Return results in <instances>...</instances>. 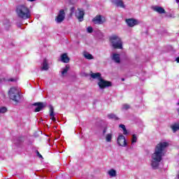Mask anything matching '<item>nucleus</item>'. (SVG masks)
I'll list each match as a JSON object with an SVG mask.
<instances>
[{
  "instance_id": "1",
  "label": "nucleus",
  "mask_w": 179,
  "mask_h": 179,
  "mask_svg": "<svg viewBox=\"0 0 179 179\" xmlns=\"http://www.w3.org/2000/svg\"><path fill=\"white\" fill-rule=\"evenodd\" d=\"M167 146H169V143L167 142H160L156 145L155 152L151 157V166L153 170L159 169L160 162L163 160V157L164 156V150Z\"/></svg>"
},
{
  "instance_id": "2",
  "label": "nucleus",
  "mask_w": 179,
  "mask_h": 179,
  "mask_svg": "<svg viewBox=\"0 0 179 179\" xmlns=\"http://www.w3.org/2000/svg\"><path fill=\"white\" fill-rule=\"evenodd\" d=\"M15 13L19 19L26 20L31 17V13H30V8L24 4H20L16 6Z\"/></svg>"
},
{
  "instance_id": "3",
  "label": "nucleus",
  "mask_w": 179,
  "mask_h": 179,
  "mask_svg": "<svg viewBox=\"0 0 179 179\" xmlns=\"http://www.w3.org/2000/svg\"><path fill=\"white\" fill-rule=\"evenodd\" d=\"M8 97L10 100L14 101L15 104H19L22 99L20 91L15 87H11L8 91Z\"/></svg>"
},
{
  "instance_id": "4",
  "label": "nucleus",
  "mask_w": 179,
  "mask_h": 179,
  "mask_svg": "<svg viewBox=\"0 0 179 179\" xmlns=\"http://www.w3.org/2000/svg\"><path fill=\"white\" fill-rule=\"evenodd\" d=\"M109 41L114 50H122V40L116 34L109 36Z\"/></svg>"
},
{
  "instance_id": "5",
  "label": "nucleus",
  "mask_w": 179,
  "mask_h": 179,
  "mask_svg": "<svg viewBox=\"0 0 179 179\" xmlns=\"http://www.w3.org/2000/svg\"><path fill=\"white\" fill-rule=\"evenodd\" d=\"M98 86H99L100 89H106V87H110V86H113V83L110 81L106 80L102 78H100Z\"/></svg>"
},
{
  "instance_id": "6",
  "label": "nucleus",
  "mask_w": 179,
  "mask_h": 179,
  "mask_svg": "<svg viewBox=\"0 0 179 179\" xmlns=\"http://www.w3.org/2000/svg\"><path fill=\"white\" fill-rule=\"evenodd\" d=\"M106 17L101 15H98L92 19V22L94 24H103V23H106Z\"/></svg>"
},
{
  "instance_id": "7",
  "label": "nucleus",
  "mask_w": 179,
  "mask_h": 179,
  "mask_svg": "<svg viewBox=\"0 0 179 179\" xmlns=\"http://www.w3.org/2000/svg\"><path fill=\"white\" fill-rule=\"evenodd\" d=\"M34 107H36L34 110L35 113H39L41 111L43 108H45L47 107V103L45 102H36L32 104Z\"/></svg>"
},
{
  "instance_id": "8",
  "label": "nucleus",
  "mask_w": 179,
  "mask_h": 179,
  "mask_svg": "<svg viewBox=\"0 0 179 179\" xmlns=\"http://www.w3.org/2000/svg\"><path fill=\"white\" fill-rule=\"evenodd\" d=\"M64 20H65V10L62 9L59 11V14L55 17V22H57V23H62Z\"/></svg>"
},
{
  "instance_id": "9",
  "label": "nucleus",
  "mask_w": 179,
  "mask_h": 179,
  "mask_svg": "<svg viewBox=\"0 0 179 179\" xmlns=\"http://www.w3.org/2000/svg\"><path fill=\"white\" fill-rule=\"evenodd\" d=\"M117 142L119 146H122L123 148H125V146L127 145L125 136L122 134H120L117 136Z\"/></svg>"
},
{
  "instance_id": "10",
  "label": "nucleus",
  "mask_w": 179,
  "mask_h": 179,
  "mask_svg": "<svg viewBox=\"0 0 179 179\" xmlns=\"http://www.w3.org/2000/svg\"><path fill=\"white\" fill-rule=\"evenodd\" d=\"M125 22L127 24L129 27H134V26H136V24H139V22L137 20H135L134 18L126 19Z\"/></svg>"
},
{
  "instance_id": "11",
  "label": "nucleus",
  "mask_w": 179,
  "mask_h": 179,
  "mask_svg": "<svg viewBox=\"0 0 179 179\" xmlns=\"http://www.w3.org/2000/svg\"><path fill=\"white\" fill-rule=\"evenodd\" d=\"M152 10H154V12H157V13H159V15H163L166 13V10H164V8H163V7L162 6H155L152 7Z\"/></svg>"
},
{
  "instance_id": "12",
  "label": "nucleus",
  "mask_w": 179,
  "mask_h": 179,
  "mask_svg": "<svg viewBox=\"0 0 179 179\" xmlns=\"http://www.w3.org/2000/svg\"><path fill=\"white\" fill-rule=\"evenodd\" d=\"M78 13H76V17L78 19L79 22H83L85 16V10L81 8H78Z\"/></svg>"
},
{
  "instance_id": "13",
  "label": "nucleus",
  "mask_w": 179,
  "mask_h": 179,
  "mask_svg": "<svg viewBox=\"0 0 179 179\" xmlns=\"http://www.w3.org/2000/svg\"><path fill=\"white\" fill-rule=\"evenodd\" d=\"M112 3L119 8H125V4H124V1H122V0H112Z\"/></svg>"
},
{
  "instance_id": "14",
  "label": "nucleus",
  "mask_w": 179,
  "mask_h": 179,
  "mask_svg": "<svg viewBox=\"0 0 179 179\" xmlns=\"http://www.w3.org/2000/svg\"><path fill=\"white\" fill-rule=\"evenodd\" d=\"M61 61L64 62V64H68L69 61H71V59L68 57V54L64 53L61 55Z\"/></svg>"
},
{
  "instance_id": "15",
  "label": "nucleus",
  "mask_w": 179,
  "mask_h": 179,
  "mask_svg": "<svg viewBox=\"0 0 179 179\" xmlns=\"http://www.w3.org/2000/svg\"><path fill=\"white\" fill-rule=\"evenodd\" d=\"M50 120H52V121H57V120L55 119V113H54V107H52V106H50Z\"/></svg>"
},
{
  "instance_id": "16",
  "label": "nucleus",
  "mask_w": 179,
  "mask_h": 179,
  "mask_svg": "<svg viewBox=\"0 0 179 179\" xmlns=\"http://www.w3.org/2000/svg\"><path fill=\"white\" fill-rule=\"evenodd\" d=\"M112 59L115 61L116 64H120L121 62V57H120V55L117 53L113 55Z\"/></svg>"
},
{
  "instance_id": "17",
  "label": "nucleus",
  "mask_w": 179,
  "mask_h": 179,
  "mask_svg": "<svg viewBox=\"0 0 179 179\" xmlns=\"http://www.w3.org/2000/svg\"><path fill=\"white\" fill-rule=\"evenodd\" d=\"M48 62L47 61V59H43V66H42V70L43 71H48Z\"/></svg>"
},
{
  "instance_id": "18",
  "label": "nucleus",
  "mask_w": 179,
  "mask_h": 179,
  "mask_svg": "<svg viewBox=\"0 0 179 179\" xmlns=\"http://www.w3.org/2000/svg\"><path fill=\"white\" fill-rule=\"evenodd\" d=\"M91 78H92V79H99V80H100V78H101V73H92L90 75Z\"/></svg>"
},
{
  "instance_id": "19",
  "label": "nucleus",
  "mask_w": 179,
  "mask_h": 179,
  "mask_svg": "<svg viewBox=\"0 0 179 179\" xmlns=\"http://www.w3.org/2000/svg\"><path fill=\"white\" fill-rule=\"evenodd\" d=\"M108 117L109 120H115V121H118V120H120V118L117 117V115H115L114 113L108 114Z\"/></svg>"
},
{
  "instance_id": "20",
  "label": "nucleus",
  "mask_w": 179,
  "mask_h": 179,
  "mask_svg": "<svg viewBox=\"0 0 179 179\" xmlns=\"http://www.w3.org/2000/svg\"><path fill=\"white\" fill-rule=\"evenodd\" d=\"M171 128L173 131V132H177V131L179 130V124L175 123L171 127Z\"/></svg>"
},
{
  "instance_id": "21",
  "label": "nucleus",
  "mask_w": 179,
  "mask_h": 179,
  "mask_svg": "<svg viewBox=\"0 0 179 179\" xmlns=\"http://www.w3.org/2000/svg\"><path fill=\"white\" fill-rule=\"evenodd\" d=\"M108 174L110 176V177H115V176H117V171L114 169H110L108 171Z\"/></svg>"
},
{
  "instance_id": "22",
  "label": "nucleus",
  "mask_w": 179,
  "mask_h": 179,
  "mask_svg": "<svg viewBox=\"0 0 179 179\" xmlns=\"http://www.w3.org/2000/svg\"><path fill=\"white\" fill-rule=\"evenodd\" d=\"M113 139V134H108L106 136V141L107 142H111V140Z\"/></svg>"
},
{
  "instance_id": "23",
  "label": "nucleus",
  "mask_w": 179,
  "mask_h": 179,
  "mask_svg": "<svg viewBox=\"0 0 179 179\" xmlns=\"http://www.w3.org/2000/svg\"><path fill=\"white\" fill-rule=\"evenodd\" d=\"M69 65H66L65 69H63V71H62V75H65V73H67L68 71H69Z\"/></svg>"
},
{
  "instance_id": "24",
  "label": "nucleus",
  "mask_w": 179,
  "mask_h": 179,
  "mask_svg": "<svg viewBox=\"0 0 179 179\" xmlns=\"http://www.w3.org/2000/svg\"><path fill=\"white\" fill-rule=\"evenodd\" d=\"M85 58H86L87 59H93L94 57H93V55H92V54L87 53L85 54L84 55Z\"/></svg>"
},
{
  "instance_id": "25",
  "label": "nucleus",
  "mask_w": 179,
  "mask_h": 179,
  "mask_svg": "<svg viewBox=\"0 0 179 179\" xmlns=\"http://www.w3.org/2000/svg\"><path fill=\"white\" fill-rule=\"evenodd\" d=\"M138 138H136V134L132 135L131 143H136Z\"/></svg>"
},
{
  "instance_id": "26",
  "label": "nucleus",
  "mask_w": 179,
  "mask_h": 179,
  "mask_svg": "<svg viewBox=\"0 0 179 179\" xmlns=\"http://www.w3.org/2000/svg\"><path fill=\"white\" fill-rule=\"evenodd\" d=\"M8 111V108H6V107L3 106L1 108H0V113L3 114L5 113H6Z\"/></svg>"
},
{
  "instance_id": "27",
  "label": "nucleus",
  "mask_w": 179,
  "mask_h": 179,
  "mask_svg": "<svg viewBox=\"0 0 179 179\" xmlns=\"http://www.w3.org/2000/svg\"><path fill=\"white\" fill-rule=\"evenodd\" d=\"M87 30L88 33H93V27H88Z\"/></svg>"
},
{
  "instance_id": "28",
  "label": "nucleus",
  "mask_w": 179,
  "mask_h": 179,
  "mask_svg": "<svg viewBox=\"0 0 179 179\" xmlns=\"http://www.w3.org/2000/svg\"><path fill=\"white\" fill-rule=\"evenodd\" d=\"M36 156H38V157H39V159H44L43 157V155H41V154H40V152H38V150H36Z\"/></svg>"
},
{
  "instance_id": "29",
  "label": "nucleus",
  "mask_w": 179,
  "mask_h": 179,
  "mask_svg": "<svg viewBox=\"0 0 179 179\" xmlns=\"http://www.w3.org/2000/svg\"><path fill=\"white\" fill-rule=\"evenodd\" d=\"M131 108V106H129V105H128V104H124V105H123V108L124 109V110H128V109H129Z\"/></svg>"
},
{
  "instance_id": "30",
  "label": "nucleus",
  "mask_w": 179,
  "mask_h": 179,
  "mask_svg": "<svg viewBox=\"0 0 179 179\" xmlns=\"http://www.w3.org/2000/svg\"><path fill=\"white\" fill-rule=\"evenodd\" d=\"M70 10H71V15H73V13H75V7H71Z\"/></svg>"
},
{
  "instance_id": "31",
  "label": "nucleus",
  "mask_w": 179,
  "mask_h": 179,
  "mask_svg": "<svg viewBox=\"0 0 179 179\" xmlns=\"http://www.w3.org/2000/svg\"><path fill=\"white\" fill-rule=\"evenodd\" d=\"M123 135H128V130H127V127L123 129Z\"/></svg>"
},
{
  "instance_id": "32",
  "label": "nucleus",
  "mask_w": 179,
  "mask_h": 179,
  "mask_svg": "<svg viewBox=\"0 0 179 179\" xmlns=\"http://www.w3.org/2000/svg\"><path fill=\"white\" fill-rule=\"evenodd\" d=\"M106 133H107V127H104L103 130V135H106Z\"/></svg>"
},
{
  "instance_id": "33",
  "label": "nucleus",
  "mask_w": 179,
  "mask_h": 179,
  "mask_svg": "<svg viewBox=\"0 0 179 179\" xmlns=\"http://www.w3.org/2000/svg\"><path fill=\"white\" fill-rule=\"evenodd\" d=\"M119 128H122V129L124 130V129H125L126 127L124 124H121L119 125Z\"/></svg>"
},
{
  "instance_id": "34",
  "label": "nucleus",
  "mask_w": 179,
  "mask_h": 179,
  "mask_svg": "<svg viewBox=\"0 0 179 179\" xmlns=\"http://www.w3.org/2000/svg\"><path fill=\"white\" fill-rule=\"evenodd\" d=\"M16 80H17L15 79V78H10V79L8 80V82H16Z\"/></svg>"
},
{
  "instance_id": "35",
  "label": "nucleus",
  "mask_w": 179,
  "mask_h": 179,
  "mask_svg": "<svg viewBox=\"0 0 179 179\" xmlns=\"http://www.w3.org/2000/svg\"><path fill=\"white\" fill-rule=\"evenodd\" d=\"M176 62H177L178 64H179V57H177L176 59Z\"/></svg>"
},
{
  "instance_id": "36",
  "label": "nucleus",
  "mask_w": 179,
  "mask_h": 179,
  "mask_svg": "<svg viewBox=\"0 0 179 179\" xmlns=\"http://www.w3.org/2000/svg\"><path fill=\"white\" fill-rule=\"evenodd\" d=\"M178 115H179V107L177 108Z\"/></svg>"
},
{
  "instance_id": "37",
  "label": "nucleus",
  "mask_w": 179,
  "mask_h": 179,
  "mask_svg": "<svg viewBox=\"0 0 179 179\" xmlns=\"http://www.w3.org/2000/svg\"><path fill=\"white\" fill-rule=\"evenodd\" d=\"M69 1L70 3H72V1H73V0H69Z\"/></svg>"
},
{
  "instance_id": "38",
  "label": "nucleus",
  "mask_w": 179,
  "mask_h": 179,
  "mask_svg": "<svg viewBox=\"0 0 179 179\" xmlns=\"http://www.w3.org/2000/svg\"><path fill=\"white\" fill-rule=\"evenodd\" d=\"M178 3H179V0H176Z\"/></svg>"
},
{
  "instance_id": "39",
  "label": "nucleus",
  "mask_w": 179,
  "mask_h": 179,
  "mask_svg": "<svg viewBox=\"0 0 179 179\" xmlns=\"http://www.w3.org/2000/svg\"><path fill=\"white\" fill-rule=\"evenodd\" d=\"M122 80H125L124 78H122Z\"/></svg>"
},
{
  "instance_id": "40",
  "label": "nucleus",
  "mask_w": 179,
  "mask_h": 179,
  "mask_svg": "<svg viewBox=\"0 0 179 179\" xmlns=\"http://www.w3.org/2000/svg\"><path fill=\"white\" fill-rule=\"evenodd\" d=\"M0 83H1V80H0Z\"/></svg>"
}]
</instances>
